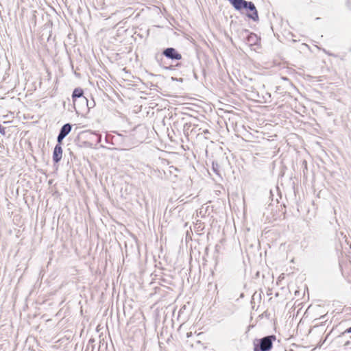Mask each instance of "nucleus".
I'll return each instance as SVG.
<instances>
[{
	"mask_svg": "<svg viewBox=\"0 0 351 351\" xmlns=\"http://www.w3.org/2000/svg\"><path fill=\"white\" fill-rule=\"evenodd\" d=\"M162 54L165 57L171 60H180L182 58L181 54L172 47H169L165 49Z\"/></svg>",
	"mask_w": 351,
	"mask_h": 351,
	"instance_id": "obj_3",
	"label": "nucleus"
},
{
	"mask_svg": "<svg viewBox=\"0 0 351 351\" xmlns=\"http://www.w3.org/2000/svg\"><path fill=\"white\" fill-rule=\"evenodd\" d=\"M304 319H305V318H304V317H302V318L301 319V320H300V323L301 324L302 322H304Z\"/></svg>",
	"mask_w": 351,
	"mask_h": 351,
	"instance_id": "obj_16",
	"label": "nucleus"
},
{
	"mask_svg": "<svg viewBox=\"0 0 351 351\" xmlns=\"http://www.w3.org/2000/svg\"><path fill=\"white\" fill-rule=\"evenodd\" d=\"M312 308H313V306H312V305H311H311H308V310H309V309H312Z\"/></svg>",
	"mask_w": 351,
	"mask_h": 351,
	"instance_id": "obj_15",
	"label": "nucleus"
},
{
	"mask_svg": "<svg viewBox=\"0 0 351 351\" xmlns=\"http://www.w3.org/2000/svg\"><path fill=\"white\" fill-rule=\"evenodd\" d=\"M346 4L348 9L351 10V2L350 1V0H347Z\"/></svg>",
	"mask_w": 351,
	"mask_h": 351,
	"instance_id": "obj_10",
	"label": "nucleus"
},
{
	"mask_svg": "<svg viewBox=\"0 0 351 351\" xmlns=\"http://www.w3.org/2000/svg\"><path fill=\"white\" fill-rule=\"evenodd\" d=\"M308 83H309L310 82H311V80H312L316 79V77H313V76H311V75H308Z\"/></svg>",
	"mask_w": 351,
	"mask_h": 351,
	"instance_id": "obj_11",
	"label": "nucleus"
},
{
	"mask_svg": "<svg viewBox=\"0 0 351 351\" xmlns=\"http://www.w3.org/2000/svg\"><path fill=\"white\" fill-rule=\"evenodd\" d=\"M0 132L2 134L5 133V128H3L1 124H0Z\"/></svg>",
	"mask_w": 351,
	"mask_h": 351,
	"instance_id": "obj_12",
	"label": "nucleus"
},
{
	"mask_svg": "<svg viewBox=\"0 0 351 351\" xmlns=\"http://www.w3.org/2000/svg\"><path fill=\"white\" fill-rule=\"evenodd\" d=\"M72 126L70 123L64 124L60 130V134L66 137L71 132Z\"/></svg>",
	"mask_w": 351,
	"mask_h": 351,
	"instance_id": "obj_8",
	"label": "nucleus"
},
{
	"mask_svg": "<svg viewBox=\"0 0 351 351\" xmlns=\"http://www.w3.org/2000/svg\"><path fill=\"white\" fill-rule=\"evenodd\" d=\"M303 164L304 165L305 169H306L307 168V162L306 160H304Z\"/></svg>",
	"mask_w": 351,
	"mask_h": 351,
	"instance_id": "obj_14",
	"label": "nucleus"
},
{
	"mask_svg": "<svg viewBox=\"0 0 351 351\" xmlns=\"http://www.w3.org/2000/svg\"><path fill=\"white\" fill-rule=\"evenodd\" d=\"M346 332V333H351V326H350V327H349V328H348L345 330V332Z\"/></svg>",
	"mask_w": 351,
	"mask_h": 351,
	"instance_id": "obj_13",
	"label": "nucleus"
},
{
	"mask_svg": "<svg viewBox=\"0 0 351 351\" xmlns=\"http://www.w3.org/2000/svg\"><path fill=\"white\" fill-rule=\"evenodd\" d=\"M275 339L274 335H269L257 340L258 343H254V351H269L272 348L273 341Z\"/></svg>",
	"mask_w": 351,
	"mask_h": 351,
	"instance_id": "obj_2",
	"label": "nucleus"
},
{
	"mask_svg": "<svg viewBox=\"0 0 351 351\" xmlns=\"http://www.w3.org/2000/svg\"><path fill=\"white\" fill-rule=\"evenodd\" d=\"M325 331L324 325H315L308 330V335L311 336V346L321 347L323 344L322 342V336Z\"/></svg>",
	"mask_w": 351,
	"mask_h": 351,
	"instance_id": "obj_1",
	"label": "nucleus"
},
{
	"mask_svg": "<svg viewBox=\"0 0 351 351\" xmlns=\"http://www.w3.org/2000/svg\"><path fill=\"white\" fill-rule=\"evenodd\" d=\"M65 137L64 136H62V134H60V133L58 134V136L57 137V141L58 143V145H60L62 141H63V139Z\"/></svg>",
	"mask_w": 351,
	"mask_h": 351,
	"instance_id": "obj_9",
	"label": "nucleus"
},
{
	"mask_svg": "<svg viewBox=\"0 0 351 351\" xmlns=\"http://www.w3.org/2000/svg\"><path fill=\"white\" fill-rule=\"evenodd\" d=\"M83 90L80 88H76L74 89L73 94H72V99L73 102V106H75V102L77 101V99H80V101L82 103H87L88 100L87 99L83 96Z\"/></svg>",
	"mask_w": 351,
	"mask_h": 351,
	"instance_id": "obj_4",
	"label": "nucleus"
},
{
	"mask_svg": "<svg viewBox=\"0 0 351 351\" xmlns=\"http://www.w3.org/2000/svg\"><path fill=\"white\" fill-rule=\"evenodd\" d=\"M312 204H313V206H315V202H314V201H313V202H312Z\"/></svg>",
	"mask_w": 351,
	"mask_h": 351,
	"instance_id": "obj_17",
	"label": "nucleus"
},
{
	"mask_svg": "<svg viewBox=\"0 0 351 351\" xmlns=\"http://www.w3.org/2000/svg\"><path fill=\"white\" fill-rule=\"evenodd\" d=\"M62 157V148L60 145H56L55 146L53 153V160L55 162L60 161Z\"/></svg>",
	"mask_w": 351,
	"mask_h": 351,
	"instance_id": "obj_6",
	"label": "nucleus"
},
{
	"mask_svg": "<svg viewBox=\"0 0 351 351\" xmlns=\"http://www.w3.org/2000/svg\"><path fill=\"white\" fill-rule=\"evenodd\" d=\"M244 9L249 10L251 13L247 14V16L253 21H256L258 20V15L254 4L252 1H247L246 6Z\"/></svg>",
	"mask_w": 351,
	"mask_h": 351,
	"instance_id": "obj_5",
	"label": "nucleus"
},
{
	"mask_svg": "<svg viewBox=\"0 0 351 351\" xmlns=\"http://www.w3.org/2000/svg\"><path fill=\"white\" fill-rule=\"evenodd\" d=\"M228 1L237 10H241L242 9H244L245 8L246 3L247 2L245 0H228Z\"/></svg>",
	"mask_w": 351,
	"mask_h": 351,
	"instance_id": "obj_7",
	"label": "nucleus"
}]
</instances>
